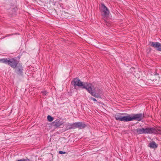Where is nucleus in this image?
<instances>
[{"label":"nucleus","mask_w":161,"mask_h":161,"mask_svg":"<svg viewBox=\"0 0 161 161\" xmlns=\"http://www.w3.org/2000/svg\"><path fill=\"white\" fill-rule=\"evenodd\" d=\"M23 69L21 65L19 64L15 69V71L18 75H21L22 73Z\"/></svg>","instance_id":"11"},{"label":"nucleus","mask_w":161,"mask_h":161,"mask_svg":"<svg viewBox=\"0 0 161 161\" xmlns=\"http://www.w3.org/2000/svg\"><path fill=\"white\" fill-rule=\"evenodd\" d=\"M66 153L65 152H63L62 151H59V153L60 154H65Z\"/></svg>","instance_id":"15"},{"label":"nucleus","mask_w":161,"mask_h":161,"mask_svg":"<svg viewBox=\"0 0 161 161\" xmlns=\"http://www.w3.org/2000/svg\"><path fill=\"white\" fill-rule=\"evenodd\" d=\"M135 132L137 134H158L161 133V129H156L153 127H148L146 128H142L136 129L135 130Z\"/></svg>","instance_id":"2"},{"label":"nucleus","mask_w":161,"mask_h":161,"mask_svg":"<svg viewBox=\"0 0 161 161\" xmlns=\"http://www.w3.org/2000/svg\"><path fill=\"white\" fill-rule=\"evenodd\" d=\"M54 125L56 127H59L62 125L63 123L61 119H58L53 122Z\"/></svg>","instance_id":"9"},{"label":"nucleus","mask_w":161,"mask_h":161,"mask_svg":"<svg viewBox=\"0 0 161 161\" xmlns=\"http://www.w3.org/2000/svg\"><path fill=\"white\" fill-rule=\"evenodd\" d=\"M0 62L8 64L13 68H15L18 63V61L14 58H1L0 59Z\"/></svg>","instance_id":"4"},{"label":"nucleus","mask_w":161,"mask_h":161,"mask_svg":"<svg viewBox=\"0 0 161 161\" xmlns=\"http://www.w3.org/2000/svg\"><path fill=\"white\" fill-rule=\"evenodd\" d=\"M16 161H31L29 159L27 158V159H21L19 160Z\"/></svg>","instance_id":"14"},{"label":"nucleus","mask_w":161,"mask_h":161,"mask_svg":"<svg viewBox=\"0 0 161 161\" xmlns=\"http://www.w3.org/2000/svg\"><path fill=\"white\" fill-rule=\"evenodd\" d=\"M151 45L154 48H156L157 50L159 51H161V44L158 42H151Z\"/></svg>","instance_id":"8"},{"label":"nucleus","mask_w":161,"mask_h":161,"mask_svg":"<svg viewBox=\"0 0 161 161\" xmlns=\"http://www.w3.org/2000/svg\"><path fill=\"white\" fill-rule=\"evenodd\" d=\"M87 91L92 96L96 98H101L102 94V90L101 89L96 88L94 86L90 84L88 86Z\"/></svg>","instance_id":"3"},{"label":"nucleus","mask_w":161,"mask_h":161,"mask_svg":"<svg viewBox=\"0 0 161 161\" xmlns=\"http://www.w3.org/2000/svg\"><path fill=\"white\" fill-rule=\"evenodd\" d=\"M13 35L12 34H8V35H7L6 37H7V36H11V35Z\"/></svg>","instance_id":"18"},{"label":"nucleus","mask_w":161,"mask_h":161,"mask_svg":"<svg viewBox=\"0 0 161 161\" xmlns=\"http://www.w3.org/2000/svg\"><path fill=\"white\" fill-rule=\"evenodd\" d=\"M149 147L151 148H157L158 145L154 142L153 141L149 143Z\"/></svg>","instance_id":"12"},{"label":"nucleus","mask_w":161,"mask_h":161,"mask_svg":"<svg viewBox=\"0 0 161 161\" xmlns=\"http://www.w3.org/2000/svg\"><path fill=\"white\" fill-rule=\"evenodd\" d=\"M144 114L142 113L132 114L131 115L127 114L126 116H122L119 114L115 116L116 120L124 122H128L132 120L141 121L144 118Z\"/></svg>","instance_id":"1"},{"label":"nucleus","mask_w":161,"mask_h":161,"mask_svg":"<svg viewBox=\"0 0 161 161\" xmlns=\"http://www.w3.org/2000/svg\"><path fill=\"white\" fill-rule=\"evenodd\" d=\"M71 83L74 85V86L82 87V88L86 89V90L88 89V86H89L90 84L87 82H82L79 79L77 78H75Z\"/></svg>","instance_id":"5"},{"label":"nucleus","mask_w":161,"mask_h":161,"mask_svg":"<svg viewBox=\"0 0 161 161\" xmlns=\"http://www.w3.org/2000/svg\"><path fill=\"white\" fill-rule=\"evenodd\" d=\"M90 99H91L93 100V101H94L95 102L97 101V100L95 98H93V97H90Z\"/></svg>","instance_id":"16"},{"label":"nucleus","mask_w":161,"mask_h":161,"mask_svg":"<svg viewBox=\"0 0 161 161\" xmlns=\"http://www.w3.org/2000/svg\"><path fill=\"white\" fill-rule=\"evenodd\" d=\"M66 130H69L70 129H75V123L70 124L69 123H67L66 124Z\"/></svg>","instance_id":"10"},{"label":"nucleus","mask_w":161,"mask_h":161,"mask_svg":"<svg viewBox=\"0 0 161 161\" xmlns=\"http://www.w3.org/2000/svg\"><path fill=\"white\" fill-rule=\"evenodd\" d=\"M75 129L78 128L80 129H83L85 128L86 126V125L83 122H75Z\"/></svg>","instance_id":"7"},{"label":"nucleus","mask_w":161,"mask_h":161,"mask_svg":"<svg viewBox=\"0 0 161 161\" xmlns=\"http://www.w3.org/2000/svg\"><path fill=\"white\" fill-rule=\"evenodd\" d=\"M102 15L104 17H107L109 13V11L104 4H102L100 7Z\"/></svg>","instance_id":"6"},{"label":"nucleus","mask_w":161,"mask_h":161,"mask_svg":"<svg viewBox=\"0 0 161 161\" xmlns=\"http://www.w3.org/2000/svg\"><path fill=\"white\" fill-rule=\"evenodd\" d=\"M42 93L43 94V95H46L47 93V91H42Z\"/></svg>","instance_id":"17"},{"label":"nucleus","mask_w":161,"mask_h":161,"mask_svg":"<svg viewBox=\"0 0 161 161\" xmlns=\"http://www.w3.org/2000/svg\"><path fill=\"white\" fill-rule=\"evenodd\" d=\"M53 118L51 116L48 115L47 116V119L48 120L49 122H51L53 120Z\"/></svg>","instance_id":"13"}]
</instances>
